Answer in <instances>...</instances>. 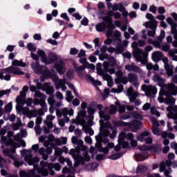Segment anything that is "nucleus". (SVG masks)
<instances>
[{
  "label": "nucleus",
  "mask_w": 177,
  "mask_h": 177,
  "mask_svg": "<svg viewBox=\"0 0 177 177\" xmlns=\"http://www.w3.org/2000/svg\"><path fill=\"white\" fill-rule=\"evenodd\" d=\"M100 133L103 135L99 134L98 136H95V139L97 140V143L95 144V147L98 149L100 151H102L105 156L109 153V147L102 148V143H108L109 139L106 138L104 136H109L110 135V132L107 129H111L112 133L110 136L111 139H114L115 136H117V129L115 127H111V124L110 122H106L104 123L103 119L100 120Z\"/></svg>",
  "instance_id": "f03ea898"
},
{
  "label": "nucleus",
  "mask_w": 177,
  "mask_h": 177,
  "mask_svg": "<svg viewBox=\"0 0 177 177\" xmlns=\"http://www.w3.org/2000/svg\"><path fill=\"white\" fill-rule=\"evenodd\" d=\"M38 115V111L37 110H33V111H30L29 112V117H37Z\"/></svg>",
  "instance_id": "774afa93"
},
{
  "label": "nucleus",
  "mask_w": 177,
  "mask_h": 177,
  "mask_svg": "<svg viewBox=\"0 0 177 177\" xmlns=\"http://www.w3.org/2000/svg\"><path fill=\"white\" fill-rule=\"evenodd\" d=\"M27 48L30 52H35V50H37V47H35V46H34V44H32V43L28 44Z\"/></svg>",
  "instance_id": "bf43d9fd"
},
{
  "label": "nucleus",
  "mask_w": 177,
  "mask_h": 177,
  "mask_svg": "<svg viewBox=\"0 0 177 177\" xmlns=\"http://www.w3.org/2000/svg\"><path fill=\"white\" fill-rule=\"evenodd\" d=\"M167 111L169 112L167 114L168 118L174 120V124H176V126L174 127V129L177 131V106L170 105L167 108Z\"/></svg>",
  "instance_id": "a211bd4d"
},
{
  "label": "nucleus",
  "mask_w": 177,
  "mask_h": 177,
  "mask_svg": "<svg viewBox=\"0 0 177 177\" xmlns=\"http://www.w3.org/2000/svg\"><path fill=\"white\" fill-rule=\"evenodd\" d=\"M31 67L36 74H42L44 77H50V78L53 79V81H54L55 88L57 91H59L60 88L63 92L67 90V86H66L67 80L66 78L59 80V77L56 75H54V76L52 77L50 71L46 68V66L39 65V63L37 62L32 63Z\"/></svg>",
  "instance_id": "7ed1b4c3"
},
{
  "label": "nucleus",
  "mask_w": 177,
  "mask_h": 177,
  "mask_svg": "<svg viewBox=\"0 0 177 177\" xmlns=\"http://www.w3.org/2000/svg\"><path fill=\"white\" fill-rule=\"evenodd\" d=\"M162 56H163L162 53H161L160 51H154L151 54V59L153 62H155L156 63H158V62H160V60L162 59Z\"/></svg>",
  "instance_id": "c756f323"
},
{
  "label": "nucleus",
  "mask_w": 177,
  "mask_h": 177,
  "mask_svg": "<svg viewBox=\"0 0 177 177\" xmlns=\"http://www.w3.org/2000/svg\"><path fill=\"white\" fill-rule=\"evenodd\" d=\"M87 80H90L91 82H92V84H93V85H95V86H100L102 85V82L98 81V80H95V79H93V77H92V76L91 75H87L86 76Z\"/></svg>",
  "instance_id": "79ce46f5"
},
{
  "label": "nucleus",
  "mask_w": 177,
  "mask_h": 177,
  "mask_svg": "<svg viewBox=\"0 0 177 177\" xmlns=\"http://www.w3.org/2000/svg\"><path fill=\"white\" fill-rule=\"evenodd\" d=\"M97 167V163H90L86 166V169L87 171H94Z\"/></svg>",
  "instance_id": "09e8293b"
},
{
  "label": "nucleus",
  "mask_w": 177,
  "mask_h": 177,
  "mask_svg": "<svg viewBox=\"0 0 177 177\" xmlns=\"http://www.w3.org/2000/svg\"><path fill=\"white\" fill-rule=\"evenodd\" d=\"M66 96L67 102H71L73 99H74V97L73 96V94H71V91H66Z\"/></svg>",
  "instance_id": "6e6d98bb"
},
{
  "label": "nucleus",
  "mask_w": 177,
  "mask_h": 177,
  "mask_svg": "<svg viewBox=\"0 0 177 177\" xmlns=\"http://www.w3.org/2000/svg\"><path fill=\"white\" fill-rule=\"evenodd\" d=\"M25 67L26 63L23 62V60L14 59L12 62L11 66L6 68L8 74H13L14 75H24V73L20 68L18 67Z\"/></svg>",
  "instance_id": "1a4fd4ad"
},
{
  "label": "nucleus",
  "mask_w": 177,
  "mask_h": 177,
  "mask_svg": "<svg viewBox=\"0 0 177 177\" xmlns=\"http://www.w3.org/2000/svg\"><path fill=\"white\" fill-rule=\"evenodd\" d=\"M12 109H13V104H12V102H8L4 106V111L5 113H10Z\"/></svg>",
  "instance_id": "3c124183"
},
{
  "label": "nucleus",
  "mask_w": 177,
  "mask_h": 177,
  "mask_svg": "<svg viewBox=\"0 0 177 177\" xmlns=\"http://www.w3.org/2000/svg\"><path fill=\"white\" fill-rule=\"evenodd\" d=\"M165 37V32L164 30H161L160 35L158 37V41L160 42H162V40Z\"/></svg>",
  "instance_id": "e2e57ef3"
},
{
  "label": "nucleus",
  "mask_w": 177,
  "mask_h": 177,
  "mask_svg": "<svg viewBox=\"0 0 177 177\" xmlns=\"http://www.w3.org/2000/svg\"><path fill=\"white\" fill-rule=\"evenodd\" d=\"M126 138H127V134H125L124 132H121L119 135L118 143H121L124 142Z\"/></svg>",
  "instance_id": "4d7b16f0"
},
{
  "label": "nucleus",
  "mask_w": 177,
  "mask_h": 177,
  "mask_svg": "<svg viewBox=\"0 0 177 177\" xmlns=\"http://www.w3.org/2000/svg\"><path fill=\"white\" fill-rule=\"evenodd\" d=\"M55 68L60 74V75H62V74H64L66 73V64H64V62L63 61H59L57 62V64L55 65Z\"/></svg>",
  "instance_id": "a878e982"
},
{
  "label": "nucleus",
  "mask_w": 177,
  "mask_h": 177,
  "mask_svg": "<svg viewBox=\"0 0 177 177\" xmlns=\"http://www.w3.org/2000/svg\"><path fill=\"white\" fill-rule=\"evenodd\" d=\"M127 95L131 103H135L136 106H140L142 104L140 100H136V97L139 96V93L133 91V87L131 86L127 89Z\"/></svg>",
  "instance_id": "4468645a"
},
{
  "label": "nucleus",
  "mask_w": 177,
  "mask_h": 177,
  "mask_svg": "<svg viewBox=\"0 0 177 177\" xmlns=\"http://www.w3.org/2000/svg\"><path fill=\"white\" fill-rule=\"evenodd\" d=\"M6 133V130L4 129H2L0 131V136L1 138V145H5V146H12V148L10 149H4L3 153L7 156V157H9L11 158V160H13L14 161L16 160V157L14 156L15 153H16V149L20 147V145L16 144L15 141H13V139L10 138L12 136H13V132L8 131V137L3 136Z\"/></svg>",
  "instance_id": "39448f33"
},
{
  "label": "nucleus",
  "mask_w": 177,
  "mask_h": 177,
  "mask_svg": "<svg viewBox=\"0 0 177 177\" xmlns=\"http://www.w3.org/2000/svg\"><path fill=\"white\" fill-rule=\"evenodd\" d=\"M71 141L73 145H76L75 149H72L69 151V154L76 160L73 165L75 168L80 167V164L84 165L85 161H91V156L88 154L86 146L84 145V141L75 136L72 137Z\"/></svg>",
  "instance_id": "f257e3e1"
},
{
  "label": "nucleus",
  "mask_w": 177,
  "mask_h": 177,
  "mask_svg": "<svg viewBox=\"0 0 177 177\" xmlns=\"http://www.w3.org/2000/svg\"><path fill=\"white\" fill-rule=\"evenodd\" d=\"M115 106L119 108L118 112H119L120 114L125 112V106H121V104H120V102H115Z\"/></svg>",
  "instance_id": "5fc2aeb1"
},
{
  "label": "nucleus",
  "mask_w": 177,
  "mask_h": 177,
  "mask_svg": "<svg viewBox=\"0 0 177 177\" xmlns=\"http://www.w3.org/2000/svg\"><path fill=\"white\" fill-rule=\"evenodd\" d=\"M161 47L162 48L160 49L164 52H168V50H169V46L168 44H164V43H162Z\"/></svg>",
  "instance_id": "69168bd1"
},
{
  "label": "nucleus",
  "mask_w": 177,
  "mask_h": 177,
  "mask_svg": "<svg viewBox=\"0 0 177 177\" xmlns=\"http://www.w3.org/2000/svg\"><path fill=\"white\" fill-rule=\"evenodd\" d=\"M152 80L154 82H156L159 86H162L166 89L165 95H177V86L173 83L165 84V79L158 75H155L152 77Z\"/></svg>",
  "instance_id": "0eeeda50"
},
{
  "label": "nucleus",
  "mask_w": 177,
  "mask_h": 177,
  "mask_svg": "<svg viewBox=\"0 0 177 177\" xmlns=\"http://www.w3.org/2000/svg\"><path fill=\"white\" fill-rule=\"evenodd\" d=\"M138 149L139 150H141V151H147V150H153V151H156V150H157V147H156V146L149 147L146 145H142V146H139Z\"/></svg>",
  "instance_id": "58836bf2"
},
{
  "label": "nucleus",
  "mask_w": 177,
  "mask_h": 177,
  "mask_svg": "<svg viewBox=\"0 0 177 177\" xmlns=\"http://www.w3.org/2000/svg\"><path fill=\"white\" fill-rule=\"evenodd\" d=\"M86 111L84 110H81L77 113V116L76 118L72 120V124H75L76 125H81L82 127V130L84 133H88L90 136H93L95 132L88 124V120L84 119Z\"/></svg>",
  "instance_id": "423d86ee"
},
{
  "label": "nucleus",
  "mask_w": 177,
  "mask_h": 177,
  "mask_svg": "<svg viewBox=\"0 0 177 177\" xmlns=\"http://www.w3.org/2000/svg\"><path fill=\"white\" fill-rule=\"evenodd\" d=\"M125 70L127 71H134V73H139V74H142L143 72L138 66H136L135 64H127L124 66Z\"/></svg>",
  "instance_id": "bb28decb"
},
{
  "label": "nucleus",
  "mask_w": 177,
  "mask_h": 177,
  "mask_svg": "<svg viewBox=\"0 0 177 177\" xmlns=\"http://www.w3.org/2000/svg\"><path fill=\"white\" fill-rule=\"evenodd\" d=\"M40 168L37 169V174H41V176H48L49 171L48 169H55L56 171H60L62 166L59 163H48V162L41 161Z\"/></svg>",
  "instance_id": "6e6552de"
},
{
  "label": "nucleus",
  "mask_w": 177,
  "mask_h": 177,
  "mask_svg": "<svg viewBox=\"0 0 177 177\" xmlns=\"http://www.w3.org/2000/svg\"><path fill=\"white\" fill-rule=\"evenodd\" d=\"M103 67L104 69H102L100 68H97V74L98 75H100L102 77L103 80L104 81H109L112 77L110 76L109 74H106V73H109V74H114L115 73V69L111 68H109V62H104L103 63Z\"/></svg>",
  "instance_id": "9d476101"
},
{
  "label": "nucleus",
  "mask_w": 177,
  "mask_h": 177,
  "mask_svg": "<svg viewBox=\"0 0 177 177\" xmlns=\"http://www.w3.org/2000/svg\"><path fill=\"white\" fill-rule=\"evenodd\" d=\"M43 92H46L47 95H51V93H53L55 91L53 90V86H50L49 83H45L43 85V88H42Z\"/></svg>",
  "instance_id": "473e14b6"
},
{
  "label": "nucleus",
  "mask_w": 177,
  "mask_h": 177,
  "mask_svg": "<svg viewBox=\"0 0 177 177\" xmlns=\"http://www.w3.org/2000/svg\"><path fill=\"white\" fill-rule=\"evenodd\" d=\"M6 68L2 70L0 72V80H4L5 81H10V75L8 73Z\"/></svg>",
  "instance_id": "72a5a7b5"
},
{
  "label": "nucleus",
  "mask_w": 177,
  "mask_h": 177,
  "mask_svg": "<svg viewBox=\"0 0 177 177\" xmlns=\"http://www.w3.org/2000/svg\"><path fill=\"white\" fill-rule=\"evenodd\" d=\"M37 55L41 57V62L45 64L46 62V54L45 53V51L43 50H38Z\"/></svg>",
  "instance_id": "4c0bfd02"
},
{
  "label": "nucleus",
  "mask_w": 177,
  "mask_h": 177,
  "mask_svg": "<svg viewBox=\"0 0 177 177\" xmlns=\"http://www.w3.org/2000/svg\"><path fill=\"white\" fill-rule=\"evenodd\" d=\"M55 118H56V116H53L52 115H48L46 116V120H44V121L45 125H46L48 128H53V122H52V121H53Z\"/></svg>",
  "instance_id": "7c9ffc66"
},
{
  "label": "nucleus",
  "mask_w": 177,
  "mask_h": 177,
  "mask_svg": "<svg viewBox=\"0 0 177 177\" xmlns=\"http://www.w3.org/2000/svg\"><path fill=\"white\" fill-rule=\"evenodd\" d=\"M124 50H125V48H124V46H118L115 48V53L117 55L124 53Z\"/></svg>",
  "instance_id": "864d4df0"
},
{
  "label": "nucleus",
  "mask_w": 177,
  "mask_h": 177,
  "mask_svg": "<svg viewBox=\"0 0 177 177\" xmlns=\"http://www.w3.org/2000/svg\"><path fill=\"white\" fill-rule=\"evenodd\" d=\"M118 125H120L121 127H128L129 128H132V125H136V129H139V127L142 125V122L134 120L131 123H128V122L120 121L118 122Z\"/></svg>",
  "instance_id": "393cba45"
},
{
  "label": "nucleus",
  "mask_w": 177,
  "mask_h": 177,
  "mask_svg": "<svg viewBox=\"0 0 177 177\" xmlns=\"http://www.w3.org/2000/svg\"><path fill=\"white\" fill-rule=\"evenodd\" d=\"M45 148L41 147L39 149V154L42 156L43 160H48V155L46 153Z\"/></svg>",
  "instance_id": "49530a36"
},
{
  "label": "nucleus",
  "mask_w": 177,
  "mask_h": 177,
  "mask_svg": "<svg viewBox=\"0 0 177 177\" xmlns=\"http://www.w3.org/2000/svg\"><path fill=\"white\" fill-rule=\"evenodd\" d=\"M35 97H41L39 104H40L42 106L43 110H44L45 112L48 111V106H46V102H45V100L46 99V96H45L41 91H35Z\"/></svg>",
  "instance_id": "aec40b11"
},
{
  "label": "nucleus",
  "mask_w": 177,
  "mask_h": 177,
  "mask_svg": "<svg viewBox=\"0 0 177 177\" xmlns=\"http://www.w3.org/2000/svg\"><path fill=\"white\" fill-rule=\"evenodd\" d=\"M146 17L149 20L145 23V26L147 28H151V30H156L157 26H158V22L154 18V16L150 13L146 15Z\"/></svg>",
  "instance_id": "f3484780"
},
{
  "label": "nucleus",
  "mask_w": 177,
  "mask_h": 177,
  "mask_svg": "<svg viewBox=\"0 0 177 177\" xmlns=\"http://www.w3.org/2000/svg\"><path fill=\"white\" fill-rule=\"evenodd\" d=\"M102 20L106 23V25L104 23L97 24L95 28L99 32L104 31L106 28H115V26L113 24V18L111 17L105 16L102 17Z\"/></svg>",
  "instance_id": "f8f14e48"
},
{
  "label": "nucleus",
  "mask_w": 177,
  "mask_h": 177,
  "mask_svg": "<svg viewBox=\"0 0 177 177\" xmlns=\"http://www.w3.org/2000/svg\"><path fill=\"white\" fill-rule=\"evenodd\" d=\"M62 115H64V117H66L67 115H74V110H73L72 109H68L67 108H64L62 109Z\"/></svg>",
  "instance_id": "c9c22d12"
},
{
  "label": "nucleus",
  "mask_w": 177,
  "mask_h": 177,
  "mask_svg": "<svg viewBox=\"0 0 177 177\" xmlns=\"http://www.w3.org/2000/svg\"><path fill=\"white\" fill-rule=\"evenodd\" d=\"M66 75H67L68 78H69L70 80H71L72 78H74V71L69 70L67 72Z\"/></svg>",
  "instance_id": "338daca9"
},
{
  "label": "nucleus",
  "mask_w": 177,
  "mask_h": 177,
  "mask_svg": "<svg viewBox=\"0 0 177 177\" xmlns=\"http://www.w3.org/2000/svg\"><path fill=\"white\" fill-rule=\"evenodd\" d=\"M162 61L164 63L165 70L168 77H172L174 75V66L169 64L168 58L167 57L162 58Z\"/></svg>",
  "instance_id": "412c9836"
},
{
  "label": "nucleus",
  "mask_w": 177,
  "mask_h": 177,
  "mask_svg": "<svg viewBox=\"0 0 177 177\" xmlns=\"http://www.w3.org/2000/svg\"><path fill=\"white\" fill-rule=\"evenodd\" d=\"M152 131L154 135H157L158 136L161 135V130L158 127H152Z\"/></svg>",
  "instance_id": "680f3d73"
},
{
  "label": "nucleus",
  "mask_w": 177,
  "mask_h": 177,
  "mask_svg": "<svg viewBox=\"0 0 177 177\" xmlns=\"http://www.w3.org/2000/svg\"><path fill=\"white\" fill-rule=\"evenodd\" d=\"M113 39H114L115 42H117V44L120 45V44H121L122 41V39H121V32L115 30L113 35Z\"/></svg>",
  "instance_id": "f704fd0d"
},
{
  "label": "nucleus",
  "mask_w": 177,
  "mask_h": 177,
  "mask_svg": "<svg viewBox=\"0 0 177 177\" xmlns=\"http://www.w3.org/2000/svg\"><path fill=\"white\" fill-rule=\"evenodd\" d=\"M104 111H109V114H115L117 113V108L114 105H111L110 108H105Z\"/></svg>",
  "instance_id": "de8ad7c7"
},
{
  "label": "nucleus",
  "mask_w": 177,
  "mask_h": 177,
  "mask_svg": "<svg viewBox=\"0 0 177 177\" xmlns=\"http://www.w3.org/2000/svg\"><path fill=\"white\" fill-rule=\"evenodd\" d=\"M124 91V86L122 84H120L118 86V88H112L111 92L113 93H121Z\"/></svg>",
  "instance_id": "603ef678"
},
{
  "label": "nucleus",
  "mask_w": 177,
  "mask_h": 177,
  "mask_svg": "<svg viewBox=\"0 0 177 177\" xmlns=\"http://www.w3.org/2000/svg\"><path fill=\"white\" fill-rule=\"evenodd\" d=\"M159 172H164L165 176L166 177H171L169 176V174H172V169L171 168H167V169H165V163L162 162L160 165Z\"/></svg>",
  "instance_id": "cd10ccee"
},
{
  "label": "nucleus",
  "mask_w": 177,
  "mask_h": 177,
  "mask_svg": "<svg viewBox=\"0 0 177 177\" xmlns=\"http://www.w3.org/2000/svg\"><path fill=\"white\" fill-rule=\"evenodd\" d=\"M128 77H117L115 79V84H124V85H127L128 84Z\"/></svg>",
  "instance_id": "e433bc0d"
},
{
  "label": "nucleus",
  "mask_w": 177,
  "mask_h": 177,
  "mask_svg": "<svg viewBox=\"0 0 177 177\" xmlns=\"http://www.w3.org/2000/svg\"><path fill=\"white\" fill-rule=\"evenodd\" d=\"M39 142L41 143L44 142V147H48L50 145L51 142L55 140V136L50 135L48 138L41 136L39 138Z\"/></svg>",
  "instance_id": "b1692460"
},
{
  "label": "nucleus",
  "mask_w": 177,
  "mask_h": 177,
  "mask_svg": "<svg viewBox=\"0 0 177 177\" xmlns=\"http://www.w3.org/2000/svg\"><path fill=\"white\" fill-rule=\"evenodd\" d=\"M167 21L168 24H169L171 27V34L174 35V41L172 42V46L174 48H177V24L174 21L171 17H168L167 19Z\"/></svg>",
  "instance_id": "2eb2a0df"
},
{
  "label": "nucleus",
  "mask_w": 177,
  "mask_h": 177,
  "mask_svg": "<svg viewBox=\"0 0 177 177\" xmlns=\"http://www.w3.org/2000/svg\"><path fill=\"white\" fill-rule=\"evenodd\" d=\"M57 60V55L50 53L48 54V58H46L45 64H52V63H54V62H56Z\"/></svg>",
  "instance_id": "2f4dec72"
},
{
  "label": "nucleus",
  "mask_w": 177,
  "mask_h": 177,
  "mask_svg": "<svg viewBox=\"0 0 177 177\" xmlns=\"http://www.w3.org/2000/svg\"><path fill=\"white\" fill-rule=\"evenodd\" d=\"M73 67L75 70L77 75L82 78V77H85L86 73L85 72V68H90L91 70H95V65L93 64L86 63L82 66H78L75 62L73 63Z\"/></svg>",
  "instance_id": "ddd939ff"
},
{
  "label": "nucleus",
  "mask_w": 177,
  "mask_h": 177,
  "mask_svg": "<svg viewBox=\"0 0 177 177\" xmlns=\"http://www.w3.org/2000/svg\"><path fill=\"white\" fill-rule=\"evenodd\" d=\"M97 107L98 110H100L99 115H100V118H102L105 121H109V120H110V115L106 114L104 111L102 110V109H103V105L97 104Z\"/></svg>",
  "instance_id": "c85d7f7f"
},
{
  "label": "nucleus",
  "mask_w": 177,
  "mask_h": 177,
  "mask_svg": "<svg viewBox=\"0 0 177 177\" xmlns=\"http://www.w3.org/2000/svg\"><path fill=\"white\" fill-rule=\"evenodd\" d=\"M153 46L154 48H157L158 49H161V46H162V41H160L159 40H156L154 41Z\"/></svg>",
  "instance_id": "052dcab7"
},
{
  "label": "nucleus",
  "mask_w": 177,
  "mask_h": 177,
  "mask_svg": "<svg viewBox=\"0 0 177 177\" xmlns=\"http://www.w3.org/2000/svg\"><path fill=\"white\" fill-rule=\"evenodd\" d=\"M147 168L143 165H140L137 168V174H140L142 172H146Z\"/></svg>",
  "instance_id": "13d9d810"
},
{
  "label": "nucleus",
  "mask_w": 177,
  "mask_h": 177,
  "mask_svg": "<svg viewBox=\"0 0 177 177\" xmlns=\"http://www.w3.org/2000/svg\"><path fill=\"white\" fill-rule=\"evenodd\" d=\"M149 135H150V133H149L147 131H145V132L142 133L138 136V140H140V142H146V139L147 138V136H149Z\"/></svg>",
  "instance_id": "a19ab883"
},
{
  "label": "nucleus",
  "mask_w": 177,
  "mask_h": 177,
  "mask_svg": "<svg viewBox=\"0 0 177 177\" xmlns=\"http://www.w3.org/2000/svg\"><path fill=\"white\" fill-rule=\"evenodd\" d=\"M9 93H10V89L0 91V98L4 95H9ZM2 106H3V101L0 100V107H2Z\"/></svg>",
  "instance_id": "ea45409f"
},
{
  "label": "nucleus",
  "mask_w": 177,
  "mask_h": 177,
  "mask_svg": "<svg viewBox=\"0 0 177 177\" xmlns=\"http://www.w3.org/2000/svg\"><path fill=\"white\" fill-rule=\"evenodd\" d=\"M87 111L89 115L88 116L85 115L84 120H86V121H87L88 125H93L94 119L93 114H95V109L92 107H89L88 108Z\"/></svg>",
  "instance_id": "5701e85b"
},
{
  "label": "nucleus",
  "mask_w": 177,
  "mask_h": 177,
  "mask_svg": "<svg viewBox=\"0 0 177 177\" xmlns=\"http://www.w3.org/2000/svg\"><path fill=\"white\" fill-rule=\"evenodd\" d=\"M141 89L145 92V95L147 96H153V95H156L157 93V88L151 85L147 86L144 84L142 86Z\"/></svg>",
  "instance_id": "6ab92c4d"
},
{
  "label": "nucleus",
  "mask_w": 177,
  "mask_h": 177,
  "mask_svg": "<svg viewBox=\"0 0 177 177\" xmlns=\"http://www.w3.org/2000/svg\"><path fill=\"white\" fill-rule=\"evenodd\" d=\"M16 103H17L16 109L17 110V111H21L25 115H29L30 111L28 109V107H23V106L26 104V101L24 100V99L17 97Z\"/></svg>",
  "instance_id": "dca6fc26"
},
{
  "label": "nucleus",
  "mask_w": 177,
  "mask_h": 177,
  "mask_svg": "<svg viewBox=\"0 0 177 177\" xmlns=\"http://www.w3.org/2000/svg\"><path fill=\"white\" fill-rule=\"evenodd\" d=\"M21 154L22 157H24V160L26 161L28 165H33L34 169H30L28 171L21 170L19 171V176L41 177V173H38V168H37V165H35V164H38V162H39V158H32V152L31 150L24 149L23 151H21Z\"/></svg>",
  "instance_id": "20e7f679"
},
{
  "label": "nucleus",
  "mask_w": 177,
  "mask_h": 177,
  "mask_svg": "<svg viewBox=\"0 0 177 177\" xmlns=\"http://www.w3.org/2000/svg\"><path fill=\"white\" fill-rule=\"evenodd\" d=\"M109 67L111 66V67H114L115 66H117V60H115V58L113 57H111L109 58L108 60Z\"/></svg>",
  "instance_id": "8fccbe9b"
},
{
  "label": "nucleus",
  "mask_w": 177,
  "mask_h": 177,
  "mask_svg": "<svg viewBox=\"0 0 177 177\" xmlns=\"http://www.w3.org/2000/svg\"><path fill=\"white\" fill-rule=\"evenodd\" d=\"M177 49H171L169 50V56H170V57H172V60H174V62H177Z\"/></svg>",
  "instance_id": "37998d69"
},
{
  "label": "nucleus",
  "mask_w": 177,
  "mask_h": 177,
  "mask_svg": "<svg viewBox=\"0 0 177 177\" xmlns=\"http://www.w3.org/2000/svg\"><path fill=\"white\" fill-rule=\"evenodd\" d=\"M128 81L131 84V85H133L136 88H139L140 85V82H139V80L138 79V75L133 74V73H129L128 75Z\"/></svg>",
  "instance_id": "4be33fe9"
},
{
  "label": "nucleus",
  "mask_w": 177,
  "mask_h": 177,
  "mask_svg": "<svg viewBox=\"0 0 177 177\" xmlns=\"http://www.w3.org/2000/svg\"><path fill=\"white\" fill-rule=\"evenodd\" d=\"M138 46L139 45L136 41L131 44L133 56L137 62H145L146 60V53L142 48H138Z\"/></svg>",
  "instance_id": "9b49d317"
},
{
  "label": "nucleus",
  "mask_w": 177,
  "mask_h": 177,
  "mask_svg": "<svg viewBox=\"0 0 177 177\" xmlns=\"http://www.w3.org/2000/svg\"><path fill=\"white\" fill-rule=\"evenodd\" d=\"M151 113L153 114V115H156V117H160V113L156 109V107H152L151 109Z\"/></svg>",
  "instance_id": "0e129e2a"
},
{
  "label": "nucleus",
  "mask_w": 177,
  "mask_h": 177,
  "mask_svg": "<svg viewBox=\"0 0 177 177\" xmlns=\"http://www.w3.org/2000/svg\"><path fill=\"white\" fill-rule=\"evenodd\" d=\"M75 169L73 167H71L68 169L67 167H65L62 169V174H68L69 175L71 174H75Z\"/></svg>",
  "instance_id": "a18cd8bd"
},
{
  "label": "nucleus",
  "mask_w": 177,
  "mask_h": 177,
  "mask_svg": "<svg viewBox=\"0 0 177 177\" xmlns=\"http://www.w3.org/2000/svg\"><path fill=\"white\" fill-rule=\"evenodd\" d=\"M147 158V153H140L136 155V161H145Z\"/></svg>",
  "instance_id": "c03bdc74"
}]
</instances>
